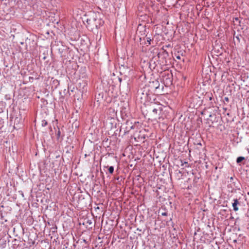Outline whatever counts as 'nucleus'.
<instances>
[{
  "mask_svg": "<svg viewBox=\"0 0 249 249\" xmlns=\"http://www.w3.org/2000/svg\"><path fill=\"white\" fill-rule=\"evenodd\" d=\"M156 51V53H157L158 57L161 58L163 60H165L169 55L168 52L163 48H161L159 51L157 50Z\"/></svg>",
  "mask_w": 249,
  "mask_h": 249,
  "instance_id": "nucleus-2",
  "label": "nucleus"
},
{
  "mask_svg": "<svg viewBox=\"0 0 249 249\" xmlns=\"http://www.w3.org/2000/svg\"><path fill=\"white\" fill-rule=\"evenodd\" d=\"M244 159H245L244 157H239L237 158V159L236 160V162H237V163H239L241 162Z\"/></svg>",
  "mask_w": 249,
  "mask_h": 249,
  "instance_id": "nucleus-6",
  "label": "nucleus"
},
{
  "mask_svg": "<svg viewBox=\"0 0 249 249\" xmlns=\"http://www.w3.org/2000/svg\"><path fill=\"white\" fill-rule=\"evenodd\" d=\"M216 48H213V50H212V51H214V52H216Z\"/></svg>",
  "mask_w": 249,
  "mask_h": 249,
  "instance_id": "nucleus-15",
  "label": "nucleus"
},
{
  "mask_svg": "<svg viewBox=\"0 0 249 249\" xmlns=\"http://www.w3.org/2000/svg\"><path fill=\"white\" fill-rule=\"evenodd\" d=\"M60 134H61L60 131L59 129H58V131L56 133L57 138H59L60 137Z\"/></svg>",
  "mask_w": 249,
  "mask_h": 249,
  "instance_id": "nucleus-10",
  "label": "nucleus"
},
{
  "mask_svg": "<svg viewBox=\"0 0 249 249\" xmlns=\"http://www.w3.org/2000/svg\"><path fill=\"white\" fill-rule=\"evenodd\" d=\"M94 15L95 17L93 16L92 18L86 19L87 27L92 31L94 29L98 30L104 23V21L102 19L97 18L95 14Z\"/></svg>",
  "mask_w": 249,
  "mask_h": 249,
  "instance_id": "nucleus-1",
  "label": "nucleus"
},
{
  "mask_svg": "<svg viewBox=\"0 0 249 249\" xmlns=\"http://www.w3.org/2000/svg\"><path fill=\"white\" fill-rule=\"evenodd\" d=\"M97 45H98V46H100V45H101V44H100V43H98Z\"/></svg>",
  "mask_w": 249,
  "mask_h": 249,
  "instance_id": "nucleus-20",
  "label": "nucleus"
},
{
  "mask_svg": "<svg viewBox=\"0 0 249 249\" xmlns=\"http://www.w3.org/2000/svg\"><path fill=\"white\" fill-rule=\"evenodd\" d=\"M183 78H184V80H185L186 79V77H183Z\"/></svg>",
  "mask_w": 249,
  "mask_h": 249,
  "instance_id": "nucleus-22",
  "label": "nucleus"
},
{
  "mask_svg": "<svg viewBox=\"0 0 249 249\" xmlns=\"http://www.w3.org/2000/svg\"><path fill=\"white\" fill-rule=\"evenodd\" d=\"M47 122L45 120H43L41 122V125L42 126H45L47 125Z\"/></svg>",
  "mask_w": 249,
  "mask_h": 249,
  "instance_id": "nucleus-7",
  "label": "nucleus"
},
{
  "mask_svg": "<svg viewBox=\"0 0 249 249\" xmlns=\"http://www.w3.org/2000/svg\"><path fill=\"white\" fill-rule=\"evenodd\" d=\"M234 22L237 21L239 23H240V21L239 20V19L238 18H233Z\"/></svg>",
  "mask_w": 249,
  "mask_h": 249,
  "instance_id": "nucleus-12",
  "label": "nucleus"
},
{
  "mask_svg": "<svg viewBox=\"0 0 249 249\" xmlns=\"http://www.w3.org/2000/svg\"><path fill=\"white\" fill-rule=\"evenodd\" d=\"M222 53H219V54H216V55H220Z\"/></svg>",
  "mask_w": 249,
  "mask_h": 249,
  "instance_id": "nucleus-18",
  "label": "nucleus"
},
{
  "mask_svg": "<svg viewBox=\"0 0 249 249\" xmlns=\"http://www.w3.org/2000/svg\"><path fill=\"white\" fill-rule=\"evenodd\" d=\"M170 45H168L166 46V47H170Z\"/></svg>",
  "mask_w": 249,
  "mask_h": 249,
  "instance_id": "nucleus-21",
  "label": "nucleus"
},
{
  "mask_svg": "<svg viewBox=\"0 0 249 249\" xmlns=\"http://www.w3.org/2000/svg\"><path fill=\"white\" fill-rule=\"evenodd\" d=\"M135 124H133L132 122L127 121L125 124L124 131L125 133L129 132L131 129L135 128Z\"/></svg>",
  "mask_w": 249,
  "mask_h": 249,
  "instance_id": "nucleus-3",
  "label": "nucleus"
},
{
  "mask_svg": "<svg viewBox=\"0 0 249 249\" xmlns=\"http://www.w3.org/2000/svg\"><path fill=\"white\" fill-rule=\"evenodd\" d=\"M233 39H234V42H235V37H234H234H233Z\"/></svg>",
  "mask_w": 249,
  "mask_h": 249,
  "instance_id": "nucleus-23",
  "label": "nucleus"
},
{
  "mask_svg": "<svg viewBox=\"0 0 249 249\" xmlns=\"http://www.w3.org/2000/svg\"><path fill=\"white\" fill-rule=\"evenodd\" d=\"M146 41L148 43V45H150L151 44L150 42L152 41V40L149 37H147L146 38Z\"/></svg>",
  "mask_w": 249,
  "mask_h": 249,
  "instance_id": "nucleus-9",
  "label": "nucleus"
},
{
  "mask_svg": "<svg viewBox=\"0 0 249 249\" xmlns=\"http://www.w3.org/2000/svg\"><path fill=\"white\" fill-rule=\"evenodd\" d=\"M225 100L226 101H228V98H227V97H225Z\"/></svg>",
  "mask_w": 249,
  "mask_h": 249,
  "instance_id": "nucleus-17",
  "label": "nucleus"
},
{
  "mask_svg": "<svg viewBox=\"0 0 249 249\" xmlns=\"http://www.w3.org/2000/svg\"><path fill=\"white\" fill-rule=\"evenodd\" d=\"M16 121H17V122H18V118H16L15 119V122H16Z\"/></svg>",
  "mask_w": 249,
  "mask_h": 249,
  "instance_id": "nucleus-16",
  "label": "nucleus"
},
{
  "mask_svg": "<svg viewBox=\"0 0 249 249\" xmlns=\"http://www.w3.org/2000/svg\"><path fill=\"white\" fill-rule=\"evenodd\" d=\"M239 204V202L237 199H234V202L232 203V207L234 211H237L238 210L237 205Z\"/></svg>",
  "mask_w": 249,
  "mask_h": 249,
  "instance_id": "nucleus-5",
  "label": "nucleus"
},
{
  "mask_svg": "<svg viewBox=\"0 0 249 249\" xmlns=\"http://www.w3.org/2000/svg\"><path fill=\"white\" fill-rule=\"evenodd\" d=\"M165 77L166 78V79L165 80L164 78H163V81H166V84H171L172 83L171 74L168 73L166 75H165Z\"/></svg>",
  "mask_w": 249,
  "mask_h": 249,
  "instance_id": "nucleus-4",
  "label": "nucleus"
},
{
  "mask_svg": "<svg viewBox=\"0 0 249 249\" xmlns=\"http://www.w3.org/2000/svg\"><path fill=\"white\" fill-rule=\"evenodd\" d=\"M108 171L110 174H112L114 171V167L113 166H110L108 168Z\"/></svg>",
  "mask_w": 249,
  "mask_h": 249,
  "instance_id": "nucleus-8",
  "label": "nucleus"
},
{
  "mask_svg": "<svg viewBox=\"0 0 249 249\" xmlns=\"http://www.w3.org/2000/svg\"><path fill=\"white\" fill-rule=\"evenodd\" d=\"M161 215H164V216H166V215H167V213H166V212L162 213H161Z\"/></svg>",
  "mask_w": 249,
  "mask_h": 249,
  "instance_id": "nucleus-13",
  "label": "nucleus"
},
{
  "mask_svg": "<svg viewBox=\"0 0 249 249\" xmlns=\"http://www.w3.org/2000/svg\"><path fill=\"white\" fill-rule=\"evenodd\" d=\"M177 58L178 59H180V57H179V56H177Z\"/></svg>",
  "mask_w": 249,
  "mask_h": 249,
  "instance_id": "nucleus-19",
  "label": "nucleus"
},
{
  "mask_svg": "<svg viewBox=\"0 0 249 249\" xmlns=\"http://www.w3.org/2000/svg\"><path fill=\"white\" fill-rule=\"evenodd\" d=\"M158 109L156 108H154L152 110L153 113H154L155 114H157L158 113Z\"/></svg>",
  "mask_w": 249,
  "mask_h": 249,
  "instance_id": "nucleus-11",
  "label": "nucleus"
},
{
  "mask_svg": "<svg viewBox=\"0 0 249 249\" xmlns=\"http://www.w3.org/2000/svg\"><path fill=\"white\" fill-rule=\"evenodd\" d=\"M235 38H236L238 41H239V36H236L235 37Z\"/></svg>",
  "mask_w": 249,
  "mask_h": 249,
  "instance_id": "nucleus-14",
  "label": "nucleus"
}]
</instances>
